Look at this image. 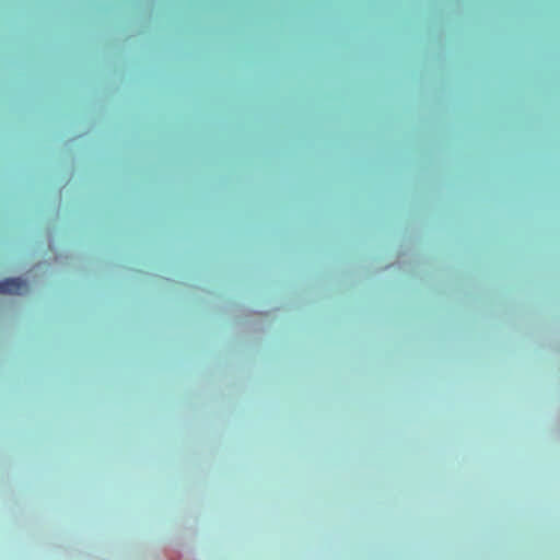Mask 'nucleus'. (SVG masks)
<instances>
[{
	"label": "nucleus",
	"mask_w": 560,
	"mask_h": 560,
	"mask_svg": "<svg viewBox=\"0 0 560 560\" xmlns=\"http://www.w3.org/2000/svg\"><path fill=\"white\" fill-rule=\"evenodd\" d=\"M27 283L20 278H9L0 281V293L22 294L26 291Z\"/></svg>",
	"instance_id": "obj_1"
}]
</instances>
